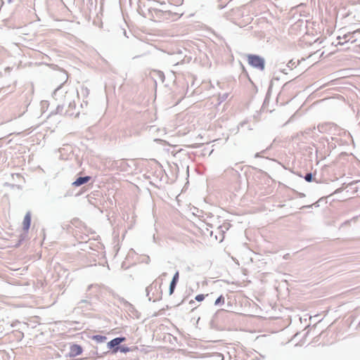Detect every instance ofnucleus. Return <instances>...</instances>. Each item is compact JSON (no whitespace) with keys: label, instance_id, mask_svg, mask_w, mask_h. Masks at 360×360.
<instances>
[{"label":"nucleus","instance_id":"obj_4","mask_svg":"<svg viewBox=\"0 0 360 360\" xmlns=\"http://www.w3.org/2000/svg\"><path fill=\"white\" fill-rule=\"evenodd\" d=\"M31 223V212L28 211L23 219L22 225H23V230L25 231H27L30 229Z\"/></svg>","mask_w":360,"mask_h":360},{"label":"nucleus","instance_id":"obj_16","mask_svg":"<svg viewBox=\"0 0 360 360\" xmlns=\"http://www.w3.org/2000/svg\"><path fill=\"white\" fill-rule=\"evenodd\" d=\"M228 97V94H224L223 95H220L219 96V99L221 100V101H224L226 99V98Z\"/></svg>","mask_w":360,"mask_h":360},{"label":"nucleus","instance_id":"obj_11","mask_svg":"<svg viewBox=\"0 0 360 360\" xmlns=\"http://www.w3.org/2000/svg\"><path fill=\"white\" fill-rule=\"evenodd\" d=\"M304 179L307 181V182H311L312 181V179H313V174L311 173H307L304 176Z\"/></svg>","mask_w":360,"mask_h":360},{"label":"nucleus","instance_id":"obj_21","mask_svg":"<svg viewBox=\"0 0 360 360\" xmlns=\"http://www.w3.org/2000/svg\"><path fill=\"white\" fill-rule=\"evenodd\" d=\"M255 157H256V158L259 157V153H256Z\"/></svg>","mask_w":360,"mask_h":360},{"label":"nucleus","instance_id":"obj_1","mask_svg":"<svg viewBox=\"0 0 360 360\" xmlns=\"http://www.w3.org/2000/svg\"><path fill=\"white\" fill-rule=\"evenodd\" d=\"M248 63L260 70H264L265 67L264 59L259 56L249 54L248 55Z\"/></svg>","mask_w":360,"mask_h":360},{"label":"nucleus","instance_id":"obj_22","mask_svg":"<svg viewBox=\"0 0 360 360\" xmlns=\"http://www.w3.org/2000/svg\"><path fill=\"white\" fill-rule=\"evenodd\" d=\"M8 2H11V0H8Z\"/></svg>","mask_w":360,"mask_h":360},{"label":"nucleus","instance_id":"obj_9","mask_svg":"<svg viewBox=\"0 0 360 360\" xmlns=\"http://www.w3.org/2000/svg\"><path fill=\"white\" fill-rule=\"evenodd\" d=\"M177 283L174 281H171L169 284V294L171 295L174 293V291L175 290V288L176 286Z\"/></svg>","mask_w":360,"mask_h":360},{"label":"nucleus","instance_id":"obj_18","mask_svg":"<svg viewBox=\"0 0 360 360\" xmlns=\"http://www.w3.org/2000/svg\"><path fill=\"white\" fill-rule=\"evenodd\" d=\"M129 310L132 311L134 309V307L131 304H129Z\"/></svg>","mask_w":360,"mask_h":360},{"label":"nucleus","instance_id":"obj_6","mask_svg":"<svg viewBox=\"0 0 360 360\" xmlns=\"http://www.w3.org/2000/svg\"><path fill=\"white\" fill-rule=\"evenodd\" d=\"M90 179L91 177L89 176H79L72 183V185L75 186H80L87 183Z\"/></svg>","mask_w":360,"mask_h":360},{"label":"nucleus","instance_id":"obj_12","mask_svg":"<svg viewBox=\"0 0 360 360\" xmlns=\"http://www.w3.org/2000/svg\"><path fill=\"white\" fill-rule=\"evenodd\" d=\"M179 271H176L174 275L173 276V278L172 279V281H174L176 283H178V281H179Z\"/></svg>","mask_w":360,"mask_h":360},{"label":"nucleus","instance_id":"obj_10","mask_svg":"<svg viewBox=\"0 0 360 360\" xmlns=\"http://www.w3.org/2000/svg\"><path fill=\"white\" fill-rule=\"evenodd\" d=\"M93 338H94V340H96L98 342H103L106 340L105 336H103V335H94Z\"/></svg>","mask_w":360,"mask_h":360},{"label":"nucleus","instance_id":"obj_15","mask_svg":"<svg viewBox=\"0 0 360 360\" xmlns=\"http://www.w3.org/2000/svg\"><path fill=\"white\" fill-rule=\"evenodd\" d=\"M342 39H342V37L338 36V37H337V40H338V41H337V44H335V46H338V45H342V44H345V41H344V42H342Z\"/></svg>","mask_w":360,"mask_h":360},{"label":"nucleus","instance_id":"obj_7","mask_svg":"<svg viewBox=\"0 0 360 360\" xmlns=\"http://www.w3.org/2000/svg\"><path fill=\"white\" fill-rule=\"evenodd\" d=\"M119 350L122 352L127 353V352H129L130 349L126 346H119L114 349V352L115 353Z\"/></svg>","mask_w":360,"mask_h":360},{"label":"nucleus","instance_id":"obj_8","mask_svg":"<svg viewBox=\"0 0 360 360\" xmlns=\"http://www.w3.org/2000/svg\"><path fill=\"white\" fill-rule=\"evenodd\" d=\"M224 297L223 295H220L216 300H215V302H214V304L216 306H219V305H222L224 304Z\"/></svg>","mask_w":360,"mask_h":360},{"label":"nucleus","instance_id":"obj_19","mask_svg":"<svg viewBox=\"0 0 360 360\" xmlns=\"http://www.w3.org/2000/svg\"><path fill=\"white\" fill-rule=\"evenodd\" d=\"M82 303H87V300H82L81 301L79 302L78 304H80Z\"/></svg>","mask_w":360,"mask_h":360},{"label":"nucleus","instance_id":"obj_20","mask_svg":"<svg viewBox=\"0 0 360 360\" xmlns=\"http://www.w3.org/2000/svg\"><path fill=\"white\" fill-rule=\"evenodd\" d=\"M340 191H341V188H339V189H337L335 192L338 193V192H340Z\"/></svg>","mask_w":360,"mask_h":360},{"label":"nucleus","instance_id":"obj_3","mask_svg":"<svg viewBox=\"0 0 360 360\" xmlns=\"http://www.w3.org/2000/svg\"><path fill=\"white\" fill-rule=\"evenodd\" d=\"M126 340L124 337H118L111 340L108 342V347L110 349H115L117 347H119V345L124 342Z\"/></svg>","mask_w":360,"mask_h":360},{"label":"nucleus","instance_id":"obj_17","mask_svg":"<svg viewBox=\"0 0 360 360\" xmlns=\"http://www.w3.org/2000/svg\"><path fill=\"white\" fill-rule=\"evenodd\" d=\"M293 65H295V62H293L292 60H290L288 63V66L289 68L292 67Z\"/></svg>","mask_w":360,"mask_h":360},{"label":"nucleus","instance_id":"obj_14","mask_svg":"<svg viewBox=\"0 0 360 360\" xmlns=\"http://www.w3.org/2000/svg\"><path fill=\"white\" fill-rule=\"evenodd\" d=\"M61 90V87L59 86L53 92V96L56 98V99H58L57 96H58V94H59V92Z\"/></svg>","mask_w":360,"mask_h":360},{"label":"nucleus","instance_id":"obj_5","mask_svg":"<svg viewBox=\"0 0 360 360\" xmlns=\"http://www.w3.org/2000/svg\"><path fill=\"white\" fill-rule=\"evenodd\" d=\"M82 352V348L78 345H72L70 347V354L72 356H76L81 354Z\"/></svg>","mask_w":360,"mask_h":360},{"label":"nucleus","instance_id":"obj_13","mask_svg":"<svg viewBox=\"0 0 360 360\" xmlns=\"http://www.w3.org/2000/svg\"><path fill=\"white\" fill-rule=\"evenodd\" d=\"M205 299V295L202 294H200L195 296V300L198 302H201Z\"/></svg>","mask_w":360,"mask_h":360},{"label":"nucleus","instance_id":"obj_2","mask_svg":"<svg viewBox=\"0 0 360 360\" xmlns=\"http://www.w3.org/2000/svg\"><path fill=\"white\" fill-rule=\"evenodd\" d=\"M360 33V29L356 30L352 32H348L347 34H345L342 36V39L345 40V43L351 41L352 43H354L356 41V35L357 34Z\"/></svg>","mask_w":360,"mask_h":360}]
</instances>
